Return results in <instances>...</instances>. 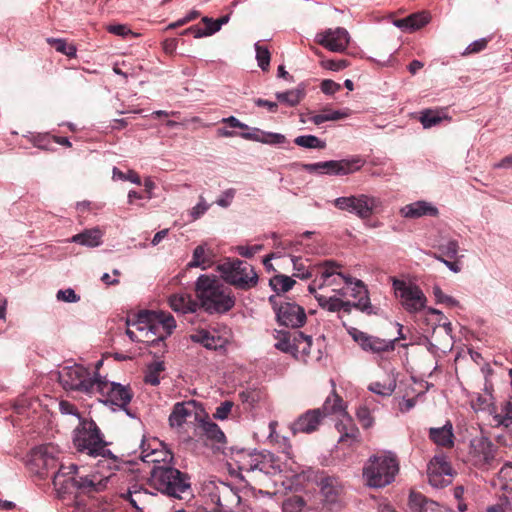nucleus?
Masks as SVG:
<instances>
[{"label": "nucleus", "instance_id": "obj_8", "mask_svg": "<svg viewBox=\"0 0 512 512\" xmlns=\"http://www.w3.org/2000/svg\"><path fill=\"white\" fill-rule=\"evenodd\" d=\"M96 395H99V399L104 403L126 409L133 397V392L129 386L109 382L100 377L96 385Z\"/></svg>", "mask_w": 512, "mask_h": 512}, {"label": "nucleus", "instance_id": "obj_47", "mask_svg": "<svg viewBox=\"0 0 512 512\" xmlns=\"http://www.w3.org/2000/svg\"><path fill=\"white\" fill-rule=\"evenodd\" d=\"M164 371V365L161 362H154L148 366L144 381L147 384L156 386L160 383V374Z\"/></svg>", "mask_w": 512, "mask_h": 512}, {"label": "nucleus", "instance_id": "obj_10", "mask_svg": "<svg viewBox=\"0 0 512 512\" xmlns=\"http://www.w3.org/2000/svg\"><path fill=\"white\" fill-rule=\"evenodd\" d=\"M204 496L208 497L214 505V511L229 510L239 502V496L231 486L226 483L209 482L203 488Z\"/></svg>", "mask_w": 512, "mask_h": 512}, {"label": "nucleus", "instance_id": "obj_57", "mask_svg": "<svg viewBox=\"0 0 512 512\" xmlns=\"http://www.w3.org/2000/svg\"><path fill=\"white\" fill-rule=\"evenodd\" d=\"M487 44L488 40L485 38L476 40L466 47V49L462 52V56L479 53L487 47Z\"/></svg>", "mask_w": 512, "mask_h": 512}, {"label": "nucleus", "instance_id": "obj_32", "mask_svg": "<svg viewBox=\"0 0 512 512\" xmlns=\"http://www.w3.org/2000/svg\"><path fill=\"white\" fill-rule=\"evenodd\" d=\"M190 339L194 343H199L209 350H217L223 346V340L219 336L211 334L205 329H199L190 335Z\"/></svg>", "mask_w": 512, "mask_h": 512}, {"label": "nucleus", "instance_id": "obj_39", "mask_svg": "<svg viewBox=\"0 0 512 512\" xmlns=\"http://www.w3.org/2000/svg\"><path fill=\"white\" fill-rule=\"evenodd\" d=\"M434 466L435 473L437 474H446L448 477H452V467L450 463L447 461L446 457L443 454L435 455L429 462L427 466V472H431V468Z\"/></svg>", "mask_w": 512, "mask_h": 512}, {"label": "nucleus", "instance_id": "obj_42", "mask_svg": "<svg viewBox=\"0 0 512 512\" xmlns=\"http://www.w3.org/2000/svg\"><path fill=\"white\" fill-rule=\"evenodd\" d=\"M211 263L210 255L207 252V250L199 245L194 249L193 252V258L191 262L189 263V266L191 267H202L205 269L208 267Z\"/></svg>", "mask_w": 512, "mask_h": 512}, {"label": "nucleus", "instance_id": "obj_34", "mask_svg": "<svg viewBox=\"0 0 512 512\" xmlns=\"http://www.w3.org/2000/svg\"><path fill=\"white\" fill-rule=\"evenodd\" d=\"M102 237L103 232L99 228H92L74 235L71 242L87 247H97L102 243Z\"/></svg>", "mask_w": 512, "mask_h": 512}, {"label": "nucleus", "instance_id": "obj_61", "mask_svg": "<svg viewBox=\"0 0 512 512\" xmlns=\"http://www.w3.org/2000/svg\"><path fill=\"white\" fill-rule=\"evenodd\" d=\"M233 407V402L224 401L217 408L215 413L213 414L214 418L219 420L227 419Z\"/></svg>", "mask_w": 512, "mask_h": 512}, {"label": "nucleus", "instance_id": "obj_63", "mask_svg": "<svg viewBox=\"0 0 512 512\" xmlns=\"http://www.w3.org/2000/svg\"><path fill=\"white\" fill-rule=\"evenodd\" d=\"M433 294L438 303H445L449 306H455L458 302L450 296H447L443 293L440 287H433Z\"/></svg>", "mask_w": 512, "mask_h": 512}, {"label": "nucleus", "instance_id": "obj_20", "mask_svg": "<svg viewBox=\"0 0 512 512\" xmlns=\"http://www.w3.org/2000/svg\"><path fill=\"white\" fill-rule=\"evenodd\" d=\"M218 133L222 137H234L239 135L241 138L249 141H256L263 144L277 145L286 143V137L280 133L265 132L258 128H252L249 132H242L237 134L234 131L227 129H219Z\"/></svg>", "mask_w": 512, "mask_h": 512}, {"label": "nucleus", "instance_id": "obj_33", "mask_svg": "<svg viewBox=\"0 0 512 512\" xmlns=\"http://www.w3.org/2000/svg\"><path fill=\"white\" fill-rule=\"evenodd\" d=\"M197 434L206 437L215 443L225 442V434L219 426L211 420H203L197 427Z\"/></svg>", "mask_w": 512, "mask_h": 512}, {"label": "nucleus", "instance_id": "obj_24", "mask_svg": "<svg viewBox=\"0 0 512 512\" xmlns=\"http://www.w3.org/2000/svg\"><path fill=\"white\" fill-rule=\"evenodd\" d=\"M195 402L186 401L178 402L173 406V410L169 416V424L172 428L181 427L192 414L195 413Z\"/></svg>", "mask_w": 512, "mask_h": 512}, {"label": "nucleus", "instance_id": "obj_25", "mask_svg": "<svg viewBox=\"0 0 512 512\" xmlns=\"http://www.w3.org/2000/svg\"><path fill=\"white\" fill-rule=\"evenodd\" d=\"M430 440L439 447L452 448L454 446L453 426L451 422H447L439 428L429 429Z\"/></svg>", "mask_w": 512, "mask_h": 512}, {"label": "nucleus", "instance_id": "obj_44", "mask_svg": "<svg viewBox=\"0 0 512 512\" xmlns=\"http://www.w3.org/2000/svg\"><path fill=\"white\" fill-rule=\"evenodd\" d=\"M295 283V280L286 275H276L270 280L272 289L278 293L289 291Z\"/></svg>", "mask_w": 512, "mask_h": 512}, {"label": "nucleus", "instance_id": "obj_15", "mask_svg": "<svg viewBox=\"0 0 512 512\" xmlns=\"http://www.w3.org/2000/svg\"><path fill=\"white\" fill-rule=\"evenodd\" d=\"M396 294L400 297L404 308L409 312H417L425 307L427 301L423 291L416 285L404 281H394Z\"/></svg>", "mask_w": 512, "mask_h": 512}, {"label": "nucleus", "instance_id": "obj_46", "mask_svg": "<svg viewBox=\"0 0 512 512\" xmlns=\"http://www.w3.org/2000/svg\"><path fill=\"white\" fill-rule=\"evenodd\" d=\"M497 480L503 490L512 492V463H506L497 474Z\"/></svg>", "mask_w": 512, "mask_h": 512}, {"label": "nucleus", "instance_id": "obj_49", "mask_svg": "<svg viewBox=\"0 0 512 512\" xmlns=\"http://www.w3.org/2000/svg\"><path fill=\"white\" fill-rule=\"evenodd\" d=\"M442 120V117L439 115L438 111L426 109L421 112L420 122L422 123L424 128H430L432 126L437 125Z\"/></svg>", "mask_w": 512, "mask_h": 512}, {"label": "nucleus", "instance_id": "obj_51", "mask_svg": "<svg viewBox=\"0 0 512 512\" xmlns=\"http://www.w3.org/2000/svg\"><path fill=\"white\" fill-rule=\"evenodd\" d=\"M435 468L432 466L431 472H427L429 483L435 488H443L448 486L451 483V478L446 476V474H437L435 473Z\"/></svg>", "mask_w": 512, "mask_h": 512}, {"label": "nucleus", "instance_id": "obj_55", "mask_svg": "<svg viewBox=\"0 0 512 512\" xmlns=\"http://www.w3.org/2000/svg\"><path fill=\"white\" fill-rule=\"evenodd\" d=\"M113 176L120 180H128L134 184L141 185V178L134 170H129L127 173H124L118 168L114 167Z\"/></svg>", "mask_w": 512, "mask_h": 512}, {"label": "nucleus", "instance_id": "obj_12", "mask_svg": "<svg viewBox=\"0 0 512 512\" xmlns=\"http://www.w3.org/2000/svg\"><path fill=\"white\" fill-rule=\"evenodd\" d=\"M379 203L377 198L365 194L339 197L333 202L336 208L355 213L361 219L370 218Z\"/></svg>", "mask_w": 512, "mask_h": 512}, {"label": "nucleus", "instance_id": "obj_45", "mask_svg": "<svg viewBox=\"0 0 512 512\" xmlns=\"http://www.w3.org/2000/svg\"><path fill=\"white\" fill-rule=\"evenodd\" d=\"M202 22L206 26L204 31H202L197 26H192V27L186 29L183 32V34L193 33L194 36L196 38H198V37H202V36H210V35H212V34L217 32V31L213 30L215 28V25H216V20H213L212 18H209V17H203L202 18Z\"/></svg>", "mask_w": 512, "mask_h": 512}, {"label": "nucleus", "instance_id": "obj_17", "mask_svg": "<svg viewBox=\"0 0 512 512\" xmlns=\"http://www.w3.org/2000/svg\"><path fill=\"white\" fill-rule=\"evenodd\" d=\"M341 266L332 260L324 261L317 266V274L320 275V283L318 284V288H322L324 286L329 287H337L342 282L347 285H352L353 278L347 275H344L340 271Z\"/></svg>", "mask_w": 512, "mask_h": 512}, {"label": "nucleus", "instance_id": "obj_50", "mask_svg": "<svg viewBox=\"0 0 512 512\" xmlns=\"http://www.w3.org/2000/svg\"><path fill=\"white\" fill-rule=\"evenodd\" d=\"M438 252H441L449 260H457L459 244L456 240H449L446 243L438 245Z\"/></svg>", "mask_w": 512, "mask_h": 512}, {"label": "nucleus", "instance_id": "obj_43", "mask_svg": "<svg viewBox=\"0 0 512 512\" xmlns=\"http://www.w3.org/2000/svg\"><path fill=\"white\" fill-rule=\"evenodd\" d=\"M47 43L52 46L57 52L64 54L70 58L75 57L76 47L69 44L64 39L47 38Z\"/></svg>", "mask_w": 512, "mask_h": 512}, {"label": "nucleus", "instance_id": "obj_2", "mask_svg": "<svg viewBox=\"0 0 512 512\" xmlns=\"http://www.w3.org/2000/svg\"><path fill=\"white\" fill-rule=\"evenodd\" d=\"M149 485L161 493L176 499L191 495L190 477L169 465H155L149 477Z\"/></svg>", "mask_w": 512, "mask_h": 512}, {"label": "nucleus", "instance_id": "obj_22", "mask_svg": "<svg viewBox=\"0 0 512 512\" xmlns=\"http://www.w3.org/2000/svg\"><path fill=\"white\" fill-rule=\"evenodd\" d=\"M76 472L77 466L74 464L57 467L52 477L54 487L64 493H72V487L76 484Z\"/></svg>", "mask_w": 512, "mask_h": 512}, {"label": "nucleus", "instance_id": "obj_5", "mask_svg": "<svg viewBox=\"0 0 512 512\" xmlns=\"http://www.w3.org/2000/svg\"><path fill=\"white\" fill-rule=\"evenodd\" d=\"M342 410V398L335 388L326 398L322 408L311 409L301 414L290 426L292 433H312L318 430L322 420L329 414Z\"/></svg>", "mask_w": 512, "mask_h": 512}, {"label": "nucleus", "instance_id": "obj_18", "mask_svg": "<svg viewBox=\"0 0 512 512\" xmlns=\"http://www.w3.org/2000/svg\"><path fill=\"white\" fill-rule=\"evenodd\" d=\"M351 336L364 351L376 354L394 351L395 343L398 340L397 338L382 339L357 329H354Z\"/></svg>", "mask_w": 512, "mask_h": 512}, {"label": "nucleus", "instance_id": "obj_64", "mask_svg": "<svg viewBox=\"0 0 512 512\" xmlns=\"http://www.w3.org/2000/svg\"><path fill=\"white\" fill-rule=\"evenodd\" d=\"M341 90V85L333 80L326 79L321 83V91L328 95H333Z\"/></svg>", "mask_w": 512, "mask_h": 512}, {"label": "nucleus", "instance_id": "obj_21", "mask_svg": "<svg viewBox=\"0 0 512 512\" xmlns=\"http://www.w3.org/2000/svg\"><path fill=\"white\" fill-rule=\"evenodd\" d=\"M316 482L325 503L335 505L340 501L343 485L338 477L322 473Z\"/></svg>", "mask_w": 512, "mask_h": 512}, {"label": "nucleus", "instance_id": "obj_36", "mask_svg": "<svg viewBox=\"0 0 512 512\" xmlns=\"http://www.w3.org/2000/svg\"><path fill=\"white\" fill-rule=\"evenodd\" d=\"M274 338L277 340L275 343L276 349L293 355L295 341H297L295 331L276 330Z\"/></svg>", "mask_w": 512, "mask_h": 512}, {"label": "nucleus", "instance_id": "obj_11", "mask_svg": "<svg viewBox=\"0 0 512 512\" xmlns=\"http://www.w3.org/2000/svg\"><path fill=\"white\" fill-rule=\"evenodd\" d=\"M269 302L272 304L280 325L299 328L306 323L307 317L302 306L287 301L278 304L277 296H270Z\"/></svg>", "mask_w": 512, "mask_h": 512}, {"label": "nucleus", "instance_id": "obj_29", "mask_svg": "<svg viewBox=\"0 0 512 512\" xmlns=\"http://www.w3.org/2000/svg\"><path fill=\"white\" fill-rule=\"evenodd\" d=\"M110 476L104 479L97 480L95 476L79 477L76 478V484L72 487V493L74 491H80L83 493L98 492L106 487V483L109 481Z\"/></svg>", "mask_w": 512, "mask_h": 512}, {"label": "nucleus", "instance_id": "obj_26", "mask_svg": "<svg viewBox=\"0 0 512 512\" xmlns=\"http://www.w3.org/2000/svg\"><path fill=\"white\" fill-rule=\"evenodd\" d=\"M152 311H141L136 315V320L132 321L127 319V325L135 327L139 333L147 334V337H155L157 339V332L155 331V324L152 323Z\"/></svg>", "mask_w": 512, "mask_h": 512}, {"label": "nucleus", "instance_id": "obj_58", "mask_svg": "<svg viewBox=\"0 0 512 512\" xmlns=\"http://www.w3.org/2000/svg\"><path fill=\"white\" fill-rule=\"evenodd\" d=\"M209 207H210V205L208 203H206L204 197L200 196L199 203L190 210L191 219L192 220L199 219L202 215H204L206 213V211L209 209Z\"/></svg>", "mask_w": 512, "mask_h": 512}, {"label": "nucleus", "instance_id": "obj_3", "mask_svg": "<svg viewBox=\"0 0 512 512\" xmlns=\"http://www.w3.org/2000/svg\"><path fill=\"white\" fill-rule=\"evenodd\" d=\"M73 444L79 452L89 456H102L112 460L116 466L117 458L106 448L107 443L99 427L92 419H80L73 431Z\"/></svg>", "mask_w": 512, "mask_h": 512}, {"label": "nucleus", "instance_id": "obj_14", "mask_svg": "<svg viewBox=\"0 0 512 512\" xmlns=\"http://www.w3.org/2000/svg\"><path fill=\"white\" fill-rule=\"evenodd\" d=\"M497 449L493 443L485 437L471 440L469 456L473 464L481 469H488L496 462Z\"/></svg>", "mask_w": 512, "mask_h": 512}, {"label": "nucleus", "instance_id": "obj_16", "mask_svg": "<svg viewBox=\"0 0 512 512\" xmlns=\"http://www.w3.org/2000/svg\"><path fill=\"white\" fill-rule=\"evenodd\" d=\"M337 413L341 414V419H339L335 428L340 434L338 444L344 445L347 447H356L361 443V434L356 426L353 418L345 411L344 402L342 401V410L337 411Z\"/></svg>", "mask_w": 512, "mask_h": 512}, {"label": "nucleus", "instance_id": "obj_53", "mask_svg": "<svg viewBox=\"0 0 512 512\" xmlns=\"http://www.w3.org/2000/svg\"><path fill=\"white\" fill-rule=\"evenodd\" d=\"M396 384L394 381H390L388 385L381 384L380 382L371 383L369 389L382 396H390L395 390Z\"/></svg>", "mask_w": 512, "mask_h": 512}, {"label": "nucleus", "instance_id": "obj_23", "mask_svg": "<svg viewBox=\"0 0 512 512\" xmlns=\"http://www.w3.org/2000/svg\"><path fill=\"white\" fill-rule=\"evenodd\" d=\"M152 323L155 324V331L157 332V340H163L171 335L176 327L174 317L164 311H152Z\"/></svg>", "mask_w": 512, "mask_h": 512}, {"label": "nucleus", "instance_id": "obj_56", "mask_svg": "<svg viewBox=\"0 0 512 512\" xmlns=\"http://www.w3.org/2000/svg\"><path fill=\"white\" fill-rule=\"evenodd\" d=\"M349 61L346 59H339V60H322L321 66L325 69L332 70V71H340L345 69L349 66Z\"/></svg>", "mask_w": 512, "mask_h": 512}, {"label": "nucleus", "instance_id": "obj_30", "mask_svg": "<svg viewBox=\"0 0 512 512\" xmlns=\"http://www.w3.org/2000/svg\"><path fill=\"white\" fill-rule=\"evenodd\" d=\"M401 213L406 218H419L424 215L435 216L438 210L427 202L418 201L403 207Z\"/></svg>", "mask_w": 512, "mask_h": 512}, {"label": "nucleus", "instance_id": "obj_4", "mask_svg": "<svg viewBox=\"0 0 512 512\" xmlns=\"http://www.w3.org/2000/svg\"><path fill=\"white\" fill-rule=\"evenodd\" d=\"M399 472V461L392 452L372 455L363 467L365 484L372 488H382L391 484Z\"/></svg>", "mask_w": 512, "mask_h": 512}, {"label": "nucleus", "instance_id": "obj_59", "mask_svg": "<svg viewBox=\"0 0 512 512\" xmlns=\"http://www.w3.org/2000/svg\"><path fill=\"white\" fill-rule=\"evenodd\" d=\"M56 298L58 301L75 303L80 300V296H78L75 291L71 288L65 290H59L56 294Z\"/></svg>", "mask_w": 512, "mask_h": 512}, {"label": "nucleus", "instance_id": "obj_28", "mask_svg": "<svg viewBox=\"0 0 512 512\" xmlns=\"http://www.w3.org/2000/svg\"><path fill=\"white\" fill-rule=\"evenodd\" d=\"M409 506L412 512H443L438 503L414 491L410 493Z\"/></svg>", "mask_w": 512, "mask_h": 512}, {"label": "nucleus", "instance_id": "obj_35", "mask_svg": "<svg viewBox=\"0 0 512 512\" xmlns=\"http://www.w3.org/2000/svg\"><path fill=\"white\" fill-rule=\"evenodd\" d=\"M356 287L358 288L357 293H351L350 295L354 298H358L357 302H353L354 308L364 312L368 315L372 314V305L370 303V298L368 295V291L361 280L355 281Z\"/></svg>", "mask_w": 512, "mask_h": 512}, {"label": "nucleus", "instance_id": "obj_40", "mask_svg": "<svg viewBox=\"0 0 512 512\" xmlns=\"http://www.w3.org/2000/svg\"><path fill=\"white\" fill-rule=\"evenodd\" d=\"M295 346L293 350V356H297L298 353H301L302 355H309L310 354V348L312 345V339L309 336H306L304 333L300 331H295Z\"/></svg>", "mask_w": 512, "mask_h": 512}, {"label": "nucleus", "instance_id": "obj_31", "mask_svg": "<svg viewBox=\"0 0 512 512\" xmlns=\"http://www.w3.org/2000/svg\"><path fill=\"white\" fill-rule=\"evenodd\" d=\"M429 19L427 12H417L396 20L395 25L406 31H415L425 26L429 22Z\"/></svg>", "mask_w": 512, "mask_h": 512}, {"label": "nucleus", "instance_id": "obj_41", "mask_svg": "<svg viewBox=\"0 0 512 512\" xmlns=\"http://www.w3.org/2000/svg\"><path fill=\"white\" fill-rule=\"evenodd\" d=\"M297 146L309 149H324L326 143L314 135H301L294 139Z\"/></svg>", "mask_w": 512, "mask_h": 512}, {"label": "nucleus", "instance_id": "obj_38", "mask_svg": "<svg viewBox=\"0 0 512 512\" xmlns=\"http://www.w3.org/2000/svg\"><path fill=\"white\" fill-rule=\"evenodd\" d=\"M151 494L142 487L133 486V490H129L124 496L125 499L137 510H142L141 505L148 502Z\"/></svg>", "mask_w": 512, "mask_h": 512}, {"label": "nucleus", "instance_id": "obj_27", "mask_svg": "<svg viewBox=\"0 0 512 512\" xmlns=\"http://www.w3.org/2000/svg\"><path fill=\"white\" fill-rule=\"evenodd\" d=\"M169 305L175 312L195 313L199 304L189 294H174L169 297Z\"/></svg>", "mask_w": 512, "mask_h": 512}, {"label": "nucleus", "instance_id": "obj_48", "mask_svg": "<svg viewBox=\"0 0 512 512\" xmlns=\"http://www.w3.org/2000/svg\"><path fill=\"white\" fill-rule=\"evenodd\" d=\"M259 458L260 455H250L249 460L244 461L239 465V469L247 473H254L256 470L262 472L264 470L265 464L260 461Z\"/></svg>", "mask_w": 512, "mask_h": 512}, {"label": "nucleus", "instance_id": "obj_1", "mask_svg": "<svg viewBox=\"0 0 512 512\" xmlns=\"http://www.w3.org/2000/svg\"><path fill=\"white\" fill-rule=\"evenodd\" d=\"M195 292L199 307L209 314H224L235 305L231 288L213 275H201L196 281Z\"/></svg>", "mask_w": 512, "mask_h": 512}, {"label": "nucleus", "instance_id": "obj_19", "mask_svg": "<svg viewBox=\"0 0 512 512\" xmlns=\"http://www.w3.org/2000/svg\"><path fill=\"white\" fill-rule=\"evenodd\" d=\"M349 41V33L341 27L327 29L316 35V42L332 52H344L348 47Z\"/></svg>", "mask_w": 512, "mask_h": 512}, {"label": "nucleus", "instance_id": "obj_9", "mask_svg": "<svg viewBox=\"0 0 512 512\" xmlns=\"http://www.w3.org/2000/svg\"><path fill=\"white\" fill-rule=\"evenodd\" d=\"M364 161L359 157L353 159L330 160L318 163L303 164L302 167L309 173L327 175H348L359 170Z\"/></svg>", "mask_w": 512, "mask_h": 512}, {"label": "nucleus", "instance_id": "obj_7", "mask_svg": "<svg viewBox=\"0 0 512 512\" xmlns=\"http://www.w3.org/2000/svg\"><path fill=\"white\" fill-rule=\"evenodd\" d=\"M223 280L236 289L247 291L258 283V274L249 263L234 259L218 267Z\"/></svg>", "mask_w": 512, "mask_h": 512}, {"label": "nucleus", "instance_id": "obj_54", "mask_svg": "<svg viewBox=\"0 0 512 512\" xmlns=\"http://www.w3.org/2000/svg\"><path fill=\"white\" fill-rule=\"evenodd\" d=\"M356 416L364 429L370 428L374 423V418L372 417L370 410L365 406L357 409Z\"/></svg>", "mask_w": 512, "mask_h": 512}, {"label": "nucleus", "instance_id": "obj_37", "mask_svg": "<svg viewBox=\"0 0 512 512\" xmlns=\"http://www.w3.org/2000/svg\"><path fill=\"white\" fill-rule=\"evenodd\" d=\"M305 95V88L302 86H298L295 89H291L285 92H278L275 94L278 102L289 107L298 105L304 99Z\"/></svg>", "mask_w": 512, "mask_h": 512}, {"label": "nucleus", "instance_id": "obj_60", "mask_svg": "<svg viewBox=\"0 0 512 512\" xmlns=\"http://www.w3.org/2000/svg\"><path fill=\"white\" fill-rule=\"evenodd\" d=\"M429 255L433 256L435 259L443 262L451 271L458 273L461 271V266L458 260H449L448 258L445 259V255L441 252L438 253H429Z\"/></svg>", "mask_w": 512, "mask_h": 512}, {"label": "nucleus", "instance_id": "obj_13", "mask_svg": "<svg viewBox=\"0 0 512 512\" xmlns=\"http://www.w3.org/2000/svg\"><path fill=\"white\" fill-rule=\"evenodd\" d=\"M57 449L52 444H46L36 447L31 453V464L36 468L37 474L41 478H46L56 471L59 463L56 457Z\"/></svg>", "mask_w": 512, "mask_h": 512}, {"label": "nucleus", "instance_id": "obj_6", "mask_svg": "<svg viewBox=\"0 0 512 512\" xmlns=\"http://www.w3.org/2000/svg\"><path fill=\"white\" fill-rule=\"evenodd\" d=\"M100 376L91 372L82 365L64 367L59 372V382L65 390H72L84 393L89 396L96 395V385Z\"/></svg>", "mask_w": 512, "mask_h": 512}, {"label": "nucleus", "instance_id": "obj_52", "mask_svg": "<svg viewBox=\"0 0 512 512\" xmlns=\"http://www.w3.org/2000/svg\"><path fill=\"white\" fill-rule=\"evenodd\" d=\"M255 49H256V58H257L259 67L263 71H267L269 68V65H270V58H271L268 48L263 47L259 44H256Z\"/></svg>", "mask_w": 512, "mask_h": 512}, {"label": "nucleus", "instance_id": "obj_62", "mask_svg": "<svg viewBox=\"0 0 512 512\" xmlns=\"http://www.w3.org/2000/svg\"><path fill=\"white\" fill-rule=\"evenodd\" d=\"M293 267L296 272L293 274L295 277L300 279H308L312 276L311 272L305 271V267L302 263L301 258L294 257L292 259Z\"/></svg>", "mask_w": 512, "mask_h": 512}]
</instances>
